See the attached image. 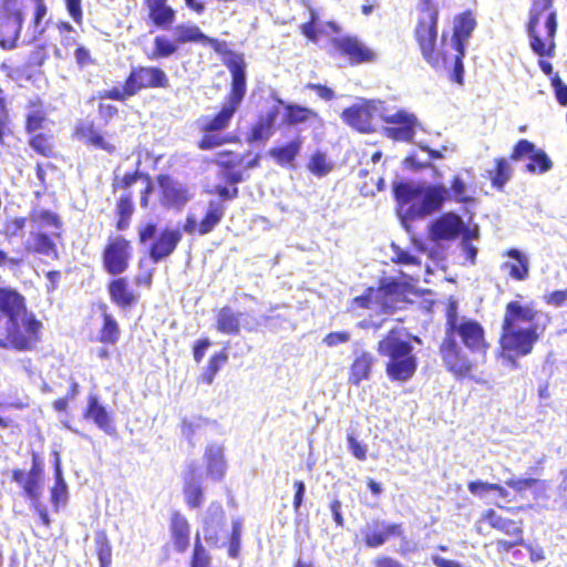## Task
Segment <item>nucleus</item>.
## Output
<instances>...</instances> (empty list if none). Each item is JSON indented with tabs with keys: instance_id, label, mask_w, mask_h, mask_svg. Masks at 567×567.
<instances>
[{
	"instance_id": "38",
	"label": "nucleus",
	"mask_w": 567,
	"mask_h": 567,
	"mask_svg": "<svg viewBox=\"0 0 567 567\" xmlns=\"http://www.w3.org/2000/svg\"><path fill=\"white\" fill-rule=\"evenodd\" d=\"M101 326L97 333V341L103 346H115L122 336L120 323L114 316L107 311L105 305L101 306Z\"/></svg>"
},
{
	"instance_id": "6",
	"label": "nucleus",
	"mask_w": 567,
	"mask_h": 567,
	"mask_svg": "<svg viewBox=\"0 0 567 567\" xmlns=\"http://www.w3.org/2000/svg\"><path fill=\"white\" fill-rule=\"evenodd\" d=\"M29 470L16 467L10 472V481L14 483L21 496L29 502L30 508L37 514L39 522L45 528H51L52 519L48 506L43 502L45 481V464L40 452L32 450Z\"/></svg>"
},
{
	"instance_id": "56",
	"label": "nucleus",
	"mask_w": 567,
	"mask_h": 567,
	"mask_svg": "<svg viewBox=\"0 0 567 567\" xmlns=\"http://www.w3.org/2000/svg\"><path fill=\"white\" fill-rule=\"evenodd\" d=\"M451 197L456 203L470 204L474 203L475 198L467 194V186L460 175H455L451 179Z\"/></svg>"
},
{
	"instance_id": "27",
	"label": "nucleus",
	"mask_w": 567,
	"mask_h": 567,
	"mask_svg": "<svg viewBox=\"0 0 567 567\" xmlns=\"http://www.w3.org/2000/svg\"><path fill=\"white\" fill-rule=\"evenodd\" d=\"M106 286L110 300L120 309H130L138 303L140 295L131 287L123 276H113Z\"/></svg>"
},
{
	"instance_id": "30",
	"label": "nucleus",
	"mask_w": 567,
	"mask_h": 567,
	"mask_svg": "<svg viewBox=\"0 0 567 567\" xmlns=\"http://www.w3.org/2000/svg\"><path fill=\"white\" fill-rule=\"evenodd\" d=\"M183 495L189 509L200 508L204 504V487L195 465H188L183 475Z\"/></svg>"
},
{
	"instance_id": "48",
	"label": "nucleus",
	"mask_w": 567,
	"mask_h": 567,
	"mask_svg": "<svg viewBox=\"0 0 567 567\" xmlns=\"http://www.w3.org/2000/svg\"><path fill=\"white\" fill-rule=\"evenodd\" d=\"M179 45L176 39H169L164 34L156 35L153 40L152 52L147 55L150 60L167 59L177 53Z\"/></svg>"
},
{
	"instance_id": "25",
	"label": "nucleus",
	"mask_w": 567,
	"mask_h": 567,
	"mask_svg": "<svg viewBox=\"0 0 567 567\" xmlns=\"http://www.w3.org/2000/svg\"><path fill=\"white\" fill-rule=\"evenodd\" d=\"M383 121L391 124L384 128L386 137L396 142H411L415 134L416 118L414 115L399 111L393 115L383 117Z\"/></svg>"
},
{
	"instance_id": "46",
	"label": "nucleus",
	"mask_w": 567,
	"mask_h": 567,
	"mask_svg": "<svg viewBox=\"0 0 567 567\" xmlns=\"http://www.w3.org/2000/svg\"><path fill=\"white\" fill-rule=\"evenodd\" d=\"M512 176L513 168L505 157H496L494 159L493 169L487 172L492 187L499 192L504 190L505 185L511 181Z\"/></svg>"
},
{
	"instance_id": "22",
	"label": "nucleus",
	"mask_w": 567,
	"mask_h": 567,
	"mask_svg": "<svg viewBox=\"0 0 567 567\" xmlns=\"http://www.w3.org/2000/svg\"><path fill=\"white\" fill-rule=\"evenodd\" d=\"M183 239L182 230L178 228L165 227L148 247V257L157 264L168 258L178 247Z\"/></svg>"
},
{
	"instance_id": "21",
	"label": "nucleus",
	"mask_w": 567,
	"mask_h": 567,
	"mask_svg": "<svg viewBox=\"0 0 567 567\" xmlns=\"http://www.w3.org/2000/svg\"><path fill=\"white\" fill-rule=\"evenodd\" d=\"M156 183L159 187V203L165 208L181 209L192 197L188 187L168 174H158Z\"/></svg>"
},
{
	"instance_id": "40",
	"label": "nucleus",
	"mask_w": 567,
	"mask_h": 567,
	"mask_svg": "<svg viewBox=\"0 0 567 567\" xmlns=\"http://www.w3.org/2000/svg\"><path fill=\"white\" fill-rule=\"evenodd\" d=\"M373 364L374 358L370 352L362 351L355 355L349 369V383L358 386L362 381L368 380L371 375Z\"/></svg>"
},
{
	"instance_id": "60",
	"label": "nucleus",
	"mask_w": 567,
	"mask_h": 567,
	"mask_svg": "<svg viewBox=\"0 0 567 567\" xmlns=\"http://www.w3.org/2000/svg\"><path fill=\"white\" fill-rule=\"evenodd\" d=\"M209 564L210 557L202 544L199 536H197L190 558V567H209Z\"/></svg>"
},
{
	"instance_id": "18",
	"label": "nucleus",
	"mask_w": 567,
	"mask_h": 567,
	"mask_svg": "<svg viewBox=\"0 0 567 567\" xmlns=\"http://www.w3.org/2000/svg\"><path fill=\"white\" fill-rule=\"evenodd\" d=\"M380 116V110L373 101H363L346 107L341 113L342 121L360 133L375 131V121Z\"/></svg>"
},
{
	"instance_id": "15",
	"label": "nucleus",
	"mask_w": 567,
	"mask_h": 567,
	"mask_svg": "<svg viewBox=\"0 0 567 567\" xmlns=\"http://www.w3.org/2000/svg\"><path fill=\"white\" fill-rule=\"evenodd\" d=\"M20 0H0V48L13 50L18 47L24 22Z\"/></svg>"
},
{
	"instance_id": "58",
	"label": "nucleus",
	"mask_w": 567,
	"mask_h": 567,
	"mask_svg": "<svg viewBox=\"0 0 567 567\" xmlns=\"http://www.w3.org/2000/svg\"><path fill=\"white\" fill-rule=\"evenodd\" d=\"M300 32L312 43L319 40V17L315 10H310L309 19L300 25Z\"/></svg>"
},
{
	"instance_id": "63",
	"label": "nucleus",
	"mask_w": 567,
	"mask_h": 567,
	"mask_svg": "<svg viewBox=\"0 0 567 567\" xmlns=\"http://www.w3.org/2000/svg\"><path fill=\"white\" fill-rule=\"evenodd\" d=\"M351 303L352 306L359 307L361 309H371L377 307L375 288H367L362 295L354 297L351 300Z\"/></svg>"
},
{
	"instance_id": "17",
	"label": "nucleus",
	"mask_w": 567,
	"mask_h": 567,
	"mask_svg": "<svg viewBox=\"0 0 567 567\" xmlns=\"http://www.w3.org/2000/svg\"><path fill=\"white\" fill-rule=\"evenodd\" d=\"M29 220L40 227H52L54 229H61L63 227V221L61 217L49 209H32L29 213ZM28 221V217H14L8 218L4 221L2 235L7 239H11L17 237L25 227Z\"/></svg>"
},
{
	"instance_id": "1",
	"label": "nucleus",
	"mask_w": 567,
	"mask_h": 567,
	"mask_svg": "<svg viewBox=\"0 0 567 567\" xmlns=\"http://www.w3.org/2000/svg\"><path fill=\"white\" fill-rule=\"evenodd\" d=\"M539 310L533 303L517 300L506 303L498 339L499 357L512 368H517L518 358L529 355L544 333L545 327L537 320Z\"/></svg>"
},
{
	"instance_id": "11",
	"label": "nucleus",
	"mask_w": 567,
	"mask_h": 567,
	"mask_svg": "<svg viewBox=\"0 0 567 567\" xmlns=\"http://www.w3.org/2000/svg\"><path fill=\"white\" fill-rule=\"evenodd\" d=\"M439 8L433 0H421L417 7V18L413 29V38L423 60L439 63L434 55V41L439 38Z\"/></svg>"
},
{
	"instance_id": "62",
	"label": "nucleus",
	"mask_w": 567,
	"mask_h": 567,
	"mask_svg": "<svg viewBox=\"0 0 567 567\" xmlns=\"http://www.w3.org/2000/svg\"><path fill=\"white\" fill-rule=\"evenodd\" d=\"M536 145L525 138L519 140L512 148L509 154V159L514 162L522 161L525 157H528L530 153L534 152Z\"/></svg>"
},
{
	"instance_id": "28",
	"label": "nucleus",
	"mask_w": 567,
	"mask_h": 567,
	"mask_svg": "<svg viewBox=\"0 0 567 567\" xmlns=\"http://www.w3.org/2000/svg\"><path fill=\"white\" fill-rule=\"evenodd\" d=\"M146 11V21L150 25L161 30H168L176 20V10L168 0H143Z\"/></svg>"
},
{
	"instance_id": "5",
	"label": "nucleus",
	"mask_w": 567,
	"mask_h": 567,
	"mask_svg": "<svg viewBox=\"0 0 567 567\" xmlns=\"http://www.w3.org/2000/svg\"><path fill=\"white\" fill-rule=\"evenodd\" d=\"M138 181H143L145 184L140 193V205L142 208L147 209L150 207L151 196L154 192L153 179L147 173H143L136 168L125 172L123 175L114 174L112 176L111 188L113 194L121 192L114 205V227L117 231L127 230L132 224L135 214V202L131 187Z\"/></svg>"
},
{
	"instance_id": "10",
	"label": "nucleus",
	"mask_w": 567,
	"mask_h": 567,
	"mask_svg": "<svg viewBox=\"0 0 567 567\" xmlns=\"http://www.w3.org/2000/svg\"><path fill=\"white\" fill-rule=\"evenodd\" d=\"M444 336L451 337L453 340L460 338L462 344L471 353L485 354L489 348L483 326L474 319H458L455 302H451L447 307Z\"/></svg>"
},
{
	"instance_id": "9",
	"label": "nucleus",
	"mask_w": 567,
	"mask_h": 567,
	"mask_svg": "<svg viewBox=\"0 0 567 567\" xmlns=\"http://www.w3.org/2000/svg\"><path fill=\"white\" fill-rule=\"evenodd\" d=\"M43 323L33 312L6 321L0 336V348L18 352H30L38 348L42 339Z\"/></svg>"
},
{
	"instance_id": "50",
	"label": "nucleus",
	"mask_w": 567,
	"mask_h": 567,
	"mask_svg": "<svg viewBox=\"0 0 567 567\" xmlns=\"http://www.w3.org/2000/svg\"><path fill=\"white\" fill-rule=\"evenodd\" d=\"M483 519L486 520L492 528L508 536H511L513 527L519 524V520L515 522L511 518L503 517L493 508H488L483 513Z\"/></svg>"
},
{
	"instance_id": "26",
	"label": "nucleus",
	"mask_w": 567,
	"mask_h": 567,
	"mask_svg": "<svg viewBox=\"0 0 567 567\" xmlns=\"http://www.w3.org/2000/svg\"><path fill=\"white\" fill-rule=\"evenodd\" d=\"M27 312L25 297L13 287L0 286V320L11 321Z\"/></svg>"
},
{
	"instance_id": "57",
	"label": "nucleus",
	"mask_w": 567,
	"mask_h": 567,
	"mask_svg": "<svg viewBox=\"0 0 567 567\" xmlns=\"http://www.w3.org/2000/svg\"><path fill=\"white\" fill-rule=\"evenodd\" d=\"M10 123L7 97L4 91L0 87V144H4L6 136L12 135Z\"/></svg>"
},
{
	"instance_id": "4",
	"label": "nucleus",
	"mask_w": 567,
	"mask_h": 567,
	"mask_svg": "<svg viewBox=\"0 0 567 567\" xmlns=\"http://www.w3.org/2000/svg\"><path fill=\"white\" fill-rule=\"evenodd\" d=\"M377 352L385 359L384 371L391 382L405 383L415 375L419 358L401 329H390L378 341Z\"/></svg>"
},
{
	"instance_id": "42",
	"label": "nucleus",
	"mask_w": 567,
	"mask_h": 567,
	"mask_svg": "<svg viewBox=\"0 0 567 567\" xmlns=\"http://www.w3.org/2000/svg\"><path fill=\"white\" fill-rule=\"evenodd\" d=\"M223 178L228 185L217 184L212 189H208L207 193L218 196V202L220 203L238 198L239 188L237 184L246 179L243 172H228Z\"/></svg>"
},
{
	"instance_id": "43",
	"label": "nucleus",
	"mask_w": 567,
	"mask_h": 567,
	"mask_svg": "<svg viewBox=\"0 0 567 567\" xmlns=\"http://www.w3.org/2000/svg\"><path fill=\"white\" fill-rule=\"evenodd\" d=\"M206 470L208 475L219 481L226 472V460L221 446L209 445L205 450Z\"/></svg>"
},
{
	"instance_id": "64",
	"label": "nucleus",
	"mask_w": 567,
	"mask_h": 567,
	"mask_svg": "<svg viewBox=\"0 0 567 567\" xmlns=\"http://www.w3.org/2000/svg\"><path fill=\"white\" fill-rule=\"evenodd\" d=\"M97 113L99 117L105 123H110L113 118L118 116V107L112 103H106L104 100L99 99Z\"/></svg>"
},
{
	"instance_id": "23",
	"label": "nucleus",
	"mask_w": 567,
	"mask_h": 567,
	"mask_svg": "<svg viewBox=\"0 0 567 567\" xmlns=\"http://www.w3.org/2000/svg\"><path fill=\"white\" fill-rule=\"evenodd\" d=\"M404 286L396 280H383L377 288V309L381 313H391L404 301Z\"/></svg>"
},
{
	"instance_id": "39",
	"label": "nucleus",
	"mask_w": 567,
	"mask_h": 567,
	"mask_svg": "<svg viewBox=\"0 0 567 567\" xmlns=\"http://www.w3.org/2000/svg\"><path fill=\"white\" fill-rule=\"evenodd\" d=\"M420 209L423 214H432L442 208L449 199V190L441 184L422 188Z\"/></svg>"
},
{
	"instance_id": "3",
	"label": "nucleus",
	"mask_w": 567,
	"mask_h": 567,
	"mask_svg": "<svg viewBox=\"0 0 567 567\" xmlns=\"http://www.w3.org/2000/svg\"><path fill=\"white\" fill-rule=\"evenodd\" d=\"M475 27L476 20L470 10L455 16L451 41L449 42L446 33H442L440 44H437V38L434 41L433 51L434 55L439 58V63L424 61L434 70H446L452 65L449 78L452 82L462 85L464 83L465 47Z\"/></svg>"
},
{
	"instance_id": "54",
	"label": "nucleus",
	"mask_w": 567,
	"mask_h": 567,
	"mask_svg": "<svg viewBox=\"0 0 567 567\" xmlns=\"http://www.w3.org/2000/svg\"><path fill=\"white\" fill-rule=\"evenodd\" d=\"M95 551L100 567H111L112 547L105 533H99L95 537Z\"/></svg>"
},
{
	"instance_id": "53",
	"label": "nucleus",
	"mask_w": 567,
	"mask_h": 567,
	"mask_svg": "<svg viewBox=\"0 0 567 567\" xmlns=\"http://www.w3.org/2000/svg\"><path fill=\"white\" fill-rule=\"evenodd\" d=\"M243 162V156L234 151H221L216 154L215 163L224 176L228 172H240L236 169Z\"/></svg>"
},
{
	"instance_id": "36",
	"label": "nucleus",
	"mask_w": 567,
	"mask_h": 567,
	"mask_svg": "<svg viewBox=\"0 0 567 567\" xmlns=\"http://www.w3.org/2000/svg\"><path fill=\"white\" fill-rule=\"evenodd\" d=\"M278 117V109L274 107L266 114L258 116L247 133V142H265L270 138L275 131V123Z\"/></svg>"
},
{
	"instance_id": "44",
	"label": "nucleus",
	"mask_w": 567,
	"mask_h": 567,
	"mask_svg": "<svg viewBox=\"0 0 567 567\" xmlns=\"http://www.w3.org/2000/svg\"><path fill=\"white\" fill-rule=\"evenodd\" d=\"M225 213L226 206L224 203L217 200H210L208 203L207 208L199 220V226L204 236L215 230V228L223 221Z\"/></svg>"
},
{
	"instance_id": "61",
	"label": "nucleus",
	"mask_w": 567,
	"mask_h": 567,
	"mask_svg": "<svg viewBox=\"0 0 567 567\" xmlns=\"http://www.w3.org/2000/svg\"><path fill=\"white\" fill-rule=\"evenodd\" d=\"M240 538H241V522L235 519L231 523V532L229 536L228 555L231 558H237L240 551Z\"/></svg>"
},
{
	"instance_id": "51",
	"label": "nucleus",
	"mask_w": 567,
	"mask_h": 567,
	"mask_svg": "<svg viewBox=\"0 0 567 567\" xmlns=\"http://www.w3.org/2000/svg\"><path fill=\"white\" fill-rule=\"evenodd\" d=\"M529 162L526 164V171L532 174H543L549 171L553 163L548 155L538 148H534V152L528 156Z\"/></svg>"
},
{
	"instance_id": "19",
	"label": "nucleus",
	"mask_w": 567,
	"mask_h": 567,
	"mask_svg": "<svg viewBox=\"0 0 567 567\" xmlns=\"http://www.w3.org/2000/svg\"><path fill=\"white\" fill-rule=\"evenodd\" d=\"M331 45L337 51V53L346 58L351 65L371 63L377 59L375 52L367 47L355 35H343L334 38L331 41Z\"/></svg>"
},
{
	"instance_id": "55",
	"label": "nucleus",
	"mask_w": 567,
	"mask_h": 567,
	"mask_svg": "<svg viewBox=\"0 0 567 567\" xmlns=\"http://www.w3.org/2000/svg\"><path fill=\"white\" fill-rule=\"evenodd\" d=\"M512 539H497L495 545L498 553H508L516 546L525 545L524 540V528L523 520H519V524L513 527V532H511Z\"/></svg>"
},
{
	"instance_id": "12",
	"label": "nucleus",
	"mask_w": 567,
	"mask_h": 567,
	"mask_svg": "<svg viewBox=\"0 0 567 567\" xmlns=\"http://www.w3.org/2000/svg\"><path fill=\"white\" fill-rule=\"evenodd\" d=\"M439 354L445 370L457 380L473 379L477 368L476 361L471 357V352L457 340L444 336L440 347Z\"/></svg>"
},
{
	"instance_id": "45",
	"label": "nucleus",
	"mask_w": 567,
	"mask_h": 567,
	"mask_svg": "<svg viewBox=\"0 0 567 567\" xmlns=\"http://www.w3.org/2000/svg\"><path fill=\"white\" fill-rule=\"evenodd\" d=\"M28 145L40 156L52 158L55 156L54 135L45 132L28 133Z\"/></svg>"
},
{
	"instance_id": "13",
	"label": "nucleus",
	"mask_w": 567,
	"mask_h": 567,
	"mask_svg": "<svg viewBox=\"0 0 567 567\" xmlns=\"http://www.w3.org/2000/svg\"><path fill=\"white\" fill-rule=\"evenodd\" d=\"M391 538L400 540L399 554L406 556L416 550L413 544L405 535L403 523L373 520L372 528L363 532L362 540L368 548H378L383 546Z\"/></svg>"
},
{
	"instance_id": "34",
	"label": "nucleus",
	"mask_w": 567,
	"mask_h": 567,
	"mask_svg": "<svg viewBox=\"0 0 567 567\" xmlns=\"http://www.w3.org/2000/svg\"><path fill=\"white\" fill-rule=\"evenodd\" d=\"M53 472L54 482L50 487V503L53 512L59 513L69 501V487L63 476L61 457L59 452H54Z\"/></svg>"
},
{
	"instance_id": "29",
	"label": "nucleus",
	"mask_w": 567,
	"mask_h": 567,
	"mask_svg": "<svg viewBox=\"0 0 567 567\" xmlns=\"http://www.w3.org/2000/svg\"><path fill=\"white\" fill-rule=\"evenodd\" d=\"M82 417L85 421L93 422L100 430L104 431L106 434L115 433V425L112 419L111 413L106 410V408L100 402V399L96 394H90L86 399V406L82 412Z\"/></svg>"
},
{
	"instance_id": "47",
	"label": "nucleus",
	"mask_w": 567,
	"mask_h": 567,
	"mask_svg": "<svg viewBox=\"0 0 567 567\" xmlns=\"http://www.w3.org/2000/svg\"><path fill=\"white\" fill-rule=\"evenodd\" d=\"M302 142L299 137L288 142L285 145L271 147L268 151L270 157L280 166L291 165L300 152Z\"/></svg>"
},
{
	"instance_id": "41",
	"label": "nucleus",
	"mask_w": 567,
	"mask_h": 567,
	"mask_svg": "<svg viewBox=\"0 0 567 567\" xmlns=\"http://www.w3.org/2000/svg\"><path fill=\"white\" fill-rule=\"evenodd\" d=\"M240 317V312H236L229 306H224L216 315L215 328L221 334L238 336L241 330Z\"/></svg>"
},
{
	"instance_id": "7",
	"label": "nucleus",
	"mask_w": 567,
	"mask_h": 567,
	"mask_svg": "<svg viewBox=\"0 0 567 567\" xmlns=\"http://www.w3.org/2000/svg\"><path fill=\"white\" fill-rule=\"evenodd\" d=\"M557 27L554 0H532L526 31L530 49L539 58L555 55Z\"/></svg>"
},
{
	"instance_id": "2",
	"label": "nucleus",
	"mask_w": 567,
	"mask_h": 567,
	"mask_svg": "<svg viewBox=\"0 0 567 567\" xmlns=\"http://www.w3.org/2000/svg\"><path fill=\"white\" fill-rule=\"evenodd\" d=\"M224 65L231 76L230 89L220 110L199 124L203 135L197 142V147L202 151L214 150L233 142L230 135H223L220 132L228 128L247 92V64L244 54L231 53L230 58L224 61Z\"/></svg>"
},
{
	"instance_id": "8",
	"label": "nucleus",
	"mask_w": 567,
	"mask_h": 567,
	"mask_svg": "<svg viewBox=\"0 0 567 567\" xmlns=\"http://www.w3.org/2000/svg\"><path fill=\"white\" fill-rule=\"evenodd\" d=\"M169 78L157 65L137 64L131 68L121 86H113L97 93V99L124 103L144 90L167 89Z\"/></svg>"
},
{
	"instance_id": "24",
	"label": "nucleus",
	"mask_w": 567,
	"mask_h": 567,
	"mask_svg": "<svg viewBox=\"0 0 567 567\" xmlns=\"http://www.w3.org/2000/svg\"><path fill=\"white\" fill-rule=\"evenodd\" d=\"M54 237L60 238V234L52 236L41 230L31 231L22 251L27 256H45L58 260L60 255Z\"/></svg>"
},
{
	"instance_id": "31",
	"label": "nucleus",
	"mask_w": 567,
	"mask_h": 567,
	"mask_svg": "<svg viewBox=\"0 0 567 567\" xmlns=\"http://www.w3.org/2000/svg\"><path fill=\"white\" fill-rule=\"evenodd\" d=\"M48 105L39 95L30 99L25 104L23 127L25 133L41 131L49 122Z\"/></svg>"
},
{
	"instance_id": "35",
	"label": "nucleus",
	"mask_w": 567,
	"mask_h": 567,
	"mask_svg": "<svg viewBox=\"0 0 567 567\" xmlns=\"http://www.w3.org/2000/svg\"><path fill=\"white\" fill-rule=\"evenodd\" d=\"M284 124L287 126H298L302 124H321L322 118L319 113L308 106L296 103H286L284 105Z\"/></svg>"
},
{
	"instance_id": "33",
	"label": "nucleus",
	"mask_w": 567,
	"mask_h": 567,
	"mask_svg": "<svg viewBox=\"0 0 567 567\" xmlns=\"http://www.w3.org/2000/svg\"><path fill=\"white\" fill-rule=\"evenodd\" d=\"M464 230L462 218L454 214L447 213L440 216L431 225V237L434 240H452L455 239Z\"/></svg>"
},
{
	"instance_id": "14",
	"label": "nucleus",
	"mask_w": 567,
	"mask_h": 567,
	"mask_svg": "<svg viewBox=\"0 0 567 567\" xmlns=\"http://www.w3.org/2000/svg\"><path fill=\"white\" fill-rule=\"evenodd\" d=\"M132 257L131 241L122 235L111 236L101 251L102 268L110 276H120L128 270Z\"/></svg>"
},
{
	"instance_id": "37",
	"label": "nucleus",
	"mask_w": 567,
	"mask_h": 567,
	"mask_svg": "<svg viewBox=\"0 0 567 567\" xmlns=\"http://www.w3.org/2000/svg\"><path fill=\"white\" fill-rule=\"evenodd\" d=\"M504 256L512 260L503 262L501 268L507 271L513 280L524 281L529 277V261L526 255L516 248H511L505 251Z\"/></svg>"
},
{
	"instance_id": "52",
	"label": "nucleus",
	"mask_w": 567,
	"mask_h": 567,
	"mask_svg": "<svg viewBox=\"0 0 567 567\" xmlns=\"http://www.w3.org/2000/svg\"><path fill=\"white\" fill-rule=\"evenodd\" d=\"M394 198L400 205H406L412 200L420 198L422 187H415L411 183L400 182L393 186Z\"/></svg>"
},
{
	"instance_id": "49",
	"label": "nucleus",
	"mask_w": 567,
	"mask_h": 567,
	"mask_svg": "<svg viewBox=\"0 0 567 567\" xmlns=\"http://www.w3.org/2000/svg\"><path fill=\"white\" fill-rule=\"evenodd\" d=\"M227 361L228 353L225 348L218 352H215L213 355H210L207 365L202 372L200 381L207 385H210L214 382L218 372L227 363Z\"/></svg>"
},
{
	"instance_id": "16",
	"label": "nucleus",
	"mask_w": 567,
	"mask_h": 567,
	"mask_svg": "<svg viewBox=\"0 0 567 567\" xmlns=\"http://www.w3.org/2000/svg\"><path fill=\"white\" fill-rule=\"evenodd\" d=\"M72 135L87 147L103 151L107 155L117 153L118 147L114 138L102 131L93 120H81L73 128Z\"/></svg>"
},
{
	"instance_id": "20",
	"label": "nucleus",
	"mask_w": 567,
	"mask_h": 567,
	"mask_svg": "<svg viewBox=\"0 0 567 567\" xmlns=\"http://www.w3.org/2000/svg\"><path fill=\"white\" fill-rule=\"evenodd\" d=\"M175 39L178 43H200L203 45H209L215 52L223 56V62L230 58V54H240L234 50L226 49V43L219 41L216 38H210L205 34L200 28L196 24L181 23L175 27Z\"/></svg>"
},
{
	"instance_id": "59",
	"label": "nucleus",
	"mask_w": 567,
	"mask_h": 567,
	"mask_svg": "<svg viewBox=\"0 0 567 567\" xmlns=\"http://www.w3.org/2000/svg\"><path fill=\"white\" fill-rule=\"evenodd\" d=\"M308 168L316 176H324L332 169V165L328 163L326 154L316 152L309 161Z\"/></svg>"
},
{
	"instance_id": "32",
	"label": "nucleus",
	"mask_w": 567,
	"mask_h": 567,
	"mask_svg": "<svg viewBox=\"0 0 567 567\" xmlns=\"http://www.w3.org/2000/svg\"><path fill=\"white\" fill-rule=\"evenodd\" d=\"M168 528L174 549L185 553L190 544V524L186 516L179 511L172 512Z\"/></svg>"
}]
</instances>
